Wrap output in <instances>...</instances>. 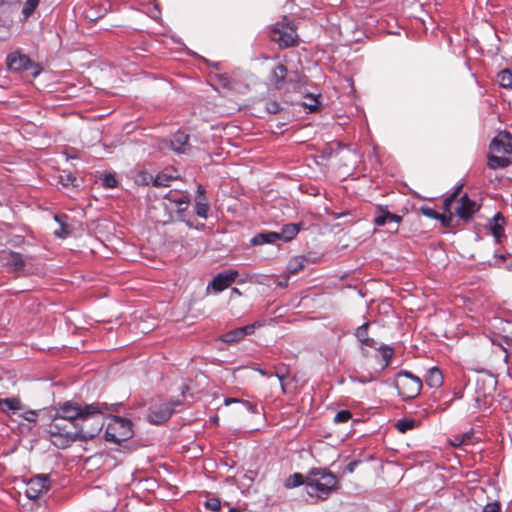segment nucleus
I'll list each match as a JSON object with an SVG mask.
<instances>
[{
    "label": "nucleus",
    "instance_id": "f257e3e1",
    "mask_svg": "<svg viewBox=\"0 0 512 512\" xmlns=\"http://www.w3.org/2000/svg\"><path fill=\"white\" fill-rule=\"evenodd\" d=\"M109 410L106 403H92L84 405V413L79 422L74 424V432L78 440H90L102 430L104 426V413Z\"/></svg>",
    "mask_w": 512,
    "mask_h": 512
},
{
    "label": "nucleus",
    "instance_id": "f03ea898",
    "mask_svg": "<svg viewBox=\"0 0 512 512\" xmlns=\"http://www.w3.org/2000/svg\"><path fill=\"white\" fill-rule=\"evenodd\" d=\"M337 485V477L325 468H312L306 477L307 494L318 499H326Z\"/></svg>",
    "mask_w": 512,
    "mask_h": 512
},
{
    "label": "nucleus",
    "instance_id": "7ed1b4c3",
    "mask_svg": "<svg viewBox=\"0 0 512 512\" xmlns=\"http://www.w3.org/2000/svg\"><path fill=\"white\" fill-rule=\"evenodd\" d=\"M491 153L488 155V167L492 170L506 168L512 156V135L500 132L490 144Z\"/></svg>",
    "mask_w": 512,
    "mask_h": 512
},
{
    "label": "nucleus",
    "instance_id": "20e7f679",
    "mask_svg": "<svg viewBox=\"0 0 512 512\" xmlns=\"http://www.w3.org/2000/svg\"><path fill=\"white\" fill-rule=\"evenodd\" d=\"M394 385L403 400L416 398L422 389L421 379L405 370H401L396 374Z\"/></svg>",
    "mask_w": 512,
    "mask_h": 512
},
{
    "label": "nucleus",
    "instance_id": "39448f33",
    "mask_svg": "<svg viewBox=\"0 0 512 512\" xmlns=\"http://www.w3.org/2000/svg\"><path fill=\"white\" fill-rule=\"evenodd\" d=\"M133 436L132 423L130 420L114 416L110 418L106 430L105 439L109 442L120 443Z\"/></svg>",
    "mask_w": 512,
    "mask_h": 512
},
{
    "label": "nucleus",
    "instance_id": "423d86ee",
    "mask_svg": "<svg viewBox=\"0 0 512 512\" xmlns=\"http://www.w3.org/2000/svg\"><path fill=\"white\" fill-rule=\"evenodd\" d=\"M6 65L8 69L11 71H29L31 76L34 78L37 77L42 71L41 67L38 64L31 61V59L27 55L22 54L19 51H13L7 55Z\"/></svg>",
    "mask_w": 512,
    "mask_h": 512
},
{
    "label": "nucleus",
    "instance_id": "0eeeda50",
    "mask_svg": "<svg viewBox=\"0 0 512 512\" xmlns=\"http://www.w3.org/2000/svg\"><path fill=\"white\" fill-rule=\"evenodd\" d=\"M182 405L181 401H169L150 408L148 420L153 424H161L166 422L175 412V408Z\"/></svg>",
    "mask_w": 512,
    "mask_h": 512
},
{
    "label": "nucleus",
    "instance_id": "6e6552de",
    "mask_svg": "<svg viewBox=\"0 0 512 512\" xmlns=\"http://www.w3.org/2000/svg\"><path fill=\"white\" fill-rule=\"evenodd\" d=\"M273 38L280 46L291 47L297 41V33L291 23H276L272 28Z\"/></svg>",
    "mask_w": 512,
    "mask_h": 512
},
{
    "label": "nucleus",
    "instance_id": "1a4fd4ad",
    "mask_svg": "<svg viewBox=\"0 0 512 512\" xmlns=\"http://www.w3.org/2000/svg\"><path fill=\"white\" fill-rule=\"evenodd\" d=\"M83 413L84 406L75 402L67 401L56 410L53 422H58V420H67L74 426L75 423L79 422Z\"/></svg>",
    "mask_w": 512,
    "mask_h": 512
},
{
    "label": "nucleus",
    "instance_id": "9d476101",
    "mask_svg": "<svg viewBox=\"0 0 512 512\" xmlns=\"http://www.w3.org/2000/svg\"><path fill=\"white\" fill-rule=\"evenodd\" d=\"M49 433L51 436L52 443L59 447L65 448L70 443L78 440L77 434L74 431H68L65 427H62L58 422H52L49 427Z\"/></svg>",
    "mask_w": 512,
    "mask_h": 512
},
{
    "label": "nucleus",
    "instance_id": "9b49d317",
    "mask_svg": "<svg viewBox=\"0 0 512 512\" xmlns=\"http://www.w3.org/2000/svg\"><path fill=\"white\" fill-rule=\"evenodd\" d=\"M50 488L47 475H37L26 482L25 494L29 499L36 500L46 494Z\"/></svg>",
    "mask_w": 512,
    "mask_h": 512
},
{
    "label": "nucleus",
    "instance_id": "f8f14e48",
    "mask_svg": "<svg viewBox=\"0 0 512 512\" xmlns=\"http://www.w3.org/2000/svg\"><path fill=\"white\" fill-rule=\"evenodd\" d=\"M480 207L481 205L479 203L470 199L467 194H464L458 201L455 213L459 219L467 222L480 210Z\"/></svg>",
    "mask_w": 512,
    "mask_h": 512
},
{
    "label": "nucleus",
    "instance_id": "ddd939ff",
    "mask_svg": "<svg viewBox=\"0 0 512 512\" xmlns=\"http://www.w3.org/2000/svg\"><path fill=\"white\" fill-rule=\"evenodd\" d=\"M238 271L229 269L217 274L208 284V289L212 288L215 293L222 292L236 281Z\"/></svg>",
    "mask_w": 512,
    "mask_h": 512
},
{
    "label": "nucleus",
    "instance_id": "4468645a",
    "mask_svg": "<svg viewBox=\"0 0 512 512\" xmlns=\"http://www.w3.org/2000/svg\"><path fill=\"white\" fill-rule=\"evenodd\" d=\"M2 257L1 267L7 266L13 272H20L24 269L26 261L22 254L11 250H5Z\"/></svg>",
    "mask_w": 512,
    "mask_h": 512
},
{
    "label": "nucleus",
    "instance_id": "2eb2a0df",
    "mask_svg": "<svg viewBox=\"0 0 512 512\" xmlns=\"http://www.w3.org/2000/svg\"><path fill=\"white\" fill-rule=\"evenodd\" d=\"M188 140V134H186L183 131H177L175 134L172 135L171 139L169 140L171 150L178 154H184L188 152L190 149V144Z\"/></svg>",
    "mask_w": 512,
    "mask_h": 512
},
{
    "label": "nucleus",
    "instance_id": "dca6fc26",
    "mask_svg": "<svg viewBox=\"0 0 512 512\" xmlns=\"http://www.w3.org/2000/svg\"><path fill=\"white\" fill-rule=\"evenodd\" d=\"M504 224L505 218L500 212L496 213L488 223V228L496 242H500L502 236L504 235Z\"/></svg>",
    "mask_w": 512,
    "mask_h": 512
},
{
    "label": "nucleus",
    "instance_id": "f3484780",
    "mask_svg": "<svg viewBox=\"0 0 512 512\" xmlns=\"http://www.w3.org/2000/svg\"><path fill=\"white\" fill-rule=\"evenodd\" d=\"M271 81L277 87H282L286 78L288 82H293L294 79L291 76H288V71L285 65L279 64L271 71Z\"/></svg>",
    "mask_w": 512,
    "mask_h": 512
},
{
    "label": "nucleus",
    "instance_id": "a211bd4d",
    "mask_svg": "<svg viewBox=\"0 0 512 512\" xmlns=\"http://www.w3.org/2000/svg\"><path fill=\"white\" fill-rule=\"evenodd\" d=\"M22 409V403L17 397L0 399V410L7 414H14Z\"/></svg>",
    "mask_w": 512,
    "mask_h": 512
},
{
    "label": "nucleus",
    "instance_id": "6ab92c4d",
    "mask_svg": "<svg viewBox=\"0 0 512 512\" xmlns=\"http://www.w3.org/2000/svg\"><path fill=\"white\" fill-rule=\"evenodd\" d=\"M426 384L431 388H439L443 384V375L436 366L431 367L425 377Z\"/></svg>",
    "mask_w": 512,
    "mask_h": 512
},
{
    "label": "nucleus",
    "instance_id": "aec40b11",
    "mask_svg": "<svg viewBox=\"0 0 512 512\" xmlns=\"http://www.w3.org/2000/svg\"><path fill=\"white\" fill-rule=\"evenodd\" d=\"M301 223H289L283 225L281 232H278L279 239L285 242L292 240L300 231Z\"/></svg>",
    "mask_w": 512,
    "mask_h": 512
},
{
    "label": "nucleus",
    "instance_id": "412c9836",
    "mask_svg": "<svg viewBox=\"0 0 512 512\" xmlns=\"http://www.w3.org/2000/svg\"><path fill=\"white\" fill-rule=\"evenodd\" d=\"M54 220L59 224V229L54 231V235L58 238H66L70 234V230L67 225L68 216L65 214H55Z\"/></svg>",
    "mask_w": 512,
    "mask_h": 512
},
{
    "label": "nucleus",
    "instance_id": "4be33fe9",
    "mask_svg": "<svg viewBox=\"0 0 512 512\" xmlns=\"http://www.w3.org/2000/svg\"><path fill=\"white\" fill-rule=\"evenodd\" d=\"M279 239L278 232H265V233H259L255 235L251 239V243L253 245H263V244H270L274 243Z\"/></svg>",
    "mask_w": 512,
    "mask_h": 512
},
{
    "label": "nucleus",
    "instance_id": "5701e85b",
    "mask_svg": "<svg viewBox=\"0 0 512 512\" xmlns=\"http://www.w3.org/2000/svg\"><path fill=\"white\" fill-rule=\"evenodd\" d=\"M303 484L306 486V477H304L303 474L298 472L290 475L284 481V487L287 489L296 488Z\"/></svg>",
    "mask_w": 512,
    "mask_h": 512
},
{
    "label": "nucleus",
    "instance_id": "b1692460",
    "mask_svg": "<svg viewBox=\"0 0 512 512\" xmlns=\"http://www.w3.org/2000/svg\"><path fill=\"white\" fill-rule=\"evenodd\" d=\"M462 188V185H459L456 190L451 194L449 195L448 197H446L443 201V210H444V213L446 215V223H447V226L449 225V222L452 218V213L450 211L451 209V205L452 203L454 202L457 194L459 193L460 189Z\"/></svg>",
    "mask_w": 512,
    "mask_h": 512
},
{
    "label": "nucleus",
    "instance_id": "393cba45",
    "mask_svg": "<svg viewBox=\"0 0 512 512\" xmlns=\"http://www.w3.org/2000/svg\"><path fill=\"white\" fill-rule=\"evenodd\" d=\"M378 350L380 351V354L383 358V363L381 364V367L378 370L380 372L384 370L391 362V359L393 358L394 355V349L388 345H381L378 347Z\"/></svg>",
    "mask_w": 512,
    "mask_h": 512
},
{
    "label": "nucleus",
    "instance_id": "a878e982",
    "mask_svg": "<svg viewBox=\"0 0 512 512\" xmlns=\"http://www.w3.org/2000/svg\"><path fill=\"white\" fill-rule=\"evenodd\" d=\"M420 211L424 216L430 219L440 220L444 226H447L445 214H439L436 210L429 206H421Z\"/></svg>",
    "mask_w": 512,
    "mask_h": 512
},
{
    "label": "nucleus",
    "instance_id": "bb28decb",
    "mask_svg": "<svg viewBox=\"0 0 512 512\" xmlns=\"http://www.w3.org/2000/svg\"><path fill=\"white\" fill-rule=\"evenodd\" d=\"M378 374H379V371L375 370L373 372H369L368 374H359V375L351 376L350 379L354 383L367 384V383H370V382L376 380Z\"/></svg>",
    "mask_w": 512,
    "mask_h": 512
},
{
    "label": "nucleus",
    "instance_id": "cd10ccee",
    "mask_svg": "<svg viewBox=\"0 0 512 512\" xmlns=\"http://www.w3.org/2000/svg\"><path fill=\"white\" fill-rule=\"evenodd\" d=\"M497 80L503 88H511L512 87V72L508 69L501 70L497 74Z\"/></svg>",
    "mask_w": 512,
    "mask_h": 512
},
{
    "label": "nucleus",
    "instance_id": "c85d7f7f",
    "mask_svg": "<svg viewBox=\"0 0 512 512\" xmlns=\"http://www.w3.org/2000/svg\"><path fill=\"white\" fill-rule=\"evenodd\" d=\"M222 341L226 342V343H233V342H237V341H240L243 339V334H242V331L239 329V328H236L232 331H229L227 333H225L222 337H221Z\"/></svg>",
    "mask_w": 512,
    "mask_h": 512
},
{
    "label": "nucleus",
    "instance_id": "c756f323",
    "mask_svg": "<svg viewBox=\"0 0 512 512\" xmlns=\"http://www.w3.org/2000/svg\"><path fill=\"white\" fill-rule=\"evenodd\" d=\"M196 214L201 218H206L207 213L209 210V205L206 201V198L204 199H197L196 205H195Z\"/></svg>",
    "mask_w": 512,
    "mask_h": 512
},
{
    "label": "nucleus",
    "instance_id": "7c9ffc66",
    "mask_svg": "<svg viewBox=\"0 0 512 512\" xmlns=\"http://www.w3.org/2000/svg\"><path fill=\"white\" fill-rule=\"evenodd\" d=\"M40 0H27L23 6L22 13L24 18L27 19L38 6Z\"/></svg>",
    "mask_w": 512,
    "mask_h": 512
},
{
    "label": "nucleus",
    "instance_id": "2f4dec72",
    "mask_svg": "<svg viewBox=\"0 0 512 512\" xmlns=\"http://www.w3.org/2000/svg\"><path fill=\"white\" fill-rule=\"evenodd\" d=\"M414 425H415L414 420H411V419H399L397 421V423H396V428L400 432L404 433V432L414 428Z\"/></svg>",
    "mask_w": 512,
    "mask_h": 512
},
{
    "label": "nucleus",
    "instance_id": "473e14b6",
    "mask_svg": "<svg viewBox=\"0 0 512 512\" xmlns=\"http://www.w3.org/2000/svg\"><path fill=\"white\" fill-rule=\"evenodd\" d=\"M387 212L388 210L386 208H379L378 214L374 219V223L376 226H384L388 222V216H386Z\"/></svg>",
    "mask_w": 512,
    "mask_h": 512
},
{
    "label": "nucleus",
    "instance_id": "72a5a7b5",
    "mask_svg": "<svg viewBox=\"0 0 512 512\" xmlns=\"http://www.w3.org/2000/svg\"><path fill=\"white\" fill-rule=\"evenodd\" d=\"M173 179L172 176L167 175L166 173H159L155 178L153 184L155 186H168L169 182Z\"/></svg>",
    "mask_w": 512,
    "mask_h": 512
},
{
    "label": "nucleus",
    "instance_id": "f704fd0d",
    "mask_svg": "<svg viewBox=\"0 0 512 512\" xmlns=\"http://www.w3.org/2000/svg\"><path fill=\"white\" fill-rule=\"evenodd\" d=\"M166 197L170 200L175 202L179 207L182 205H187L189 203V197L186 194H182L179 197H174L172 191H170Z\"/></svg>",
    "mask_w": 512,
    "mask_h": 512
},
{
    "label": "nucleus",
    "instance_id": "c9c22d12",
    "mask_svg": "<svg viewBox=\"0 0 512 512\" xmlns=\"http://www.w3.org/2000/svg\"><path fill=\"white\" fill-rule=\"evenodd\" d=\"M351 417H352V414L350 411L341 410L336 413V415L334 417V422L335 423H346L351 419Z\"/></svg>",
    "mask_w": 512,
    "mask_h": 512
},
{
    "label": "nucleus",
    "instance_id": "e433bc0d",
    "mask_svg": "<svg viewBox=\"0 0 512 512\" xmlns=\"http://www.w3.org/2000/svg\"><path fill=\"white\" fill-rule=\"evenodd\" d=\"M76 177L72 173H67L65 175L60 176V181L63 184V186H77Z\"/></svg>",
    "mask_w": 512,
    "mask_h": 512
},
{
    "label": "nucleus",
    "instance_id": "4c0bfd02",
    "mask_svg": "<svg viewBox=\"0 0 512 512\" xmlns=\"http://www.w3.org/2000/svg\"><path fill=\"white\" fill-rule=\"evenodd\" d=\"M368 327L369 323L366 322L357 328L355 335L359 342L368 336Z\"/></svg>",
    "mask_w": 512,
    "mask_h": 512
},
{
    "label": "nucleus",
    "instance_id": "58836bf2",
    "mask_svg": "<svg viewBox=\"0 0 512 512\" xmlns=\"http://www.w3.org/2000/svg\"><path fill=\"white\" fill-rule=\"evenodd\" d=\"M103 186L106 188H114L117 186V180L111 174H107L102 178Z\"/></svg>",
    "mask_w": 512,
    "mask_h": 512
},
{
    "label": "nucleus",
    "instance_id": "ea45409f",
    "mask_svg": "<svg viewBox=\"0 0 512 512\" xmlns=\"http://www.w3.org/2000/svg\"><path fill=\"white\" fill-rule=\"evenodd\" d=\"M241 404L245 407V409L247 411H249L250 413H259V410H258V406L257 404L251 402V401H248V400H242L241 401Z\"/></svg>",
    "mask_w": 512,
    "mask_h": 512
},
{
    "label": "nucleus",
    "instance_id": "a19ab883",
    "mask_svg": "<svg viewBox=\"0 0 512 512\" xmlns=\"http://www.w3.org/2000/svg\"><path fill=\"white\" fill-rule=\"evenodd\" d=\"M266 109L271 114H276L281 110L280 104L276 101H269L266 103Z\"/></svg>",
    "mask_w": 512,
    "mask_h": 512
},
{
    "label": "nucleus",
    "instance_id": "79ce46f5",
    "mask_svg": "<svg viewBox=\"0 0 512 512\" xmlns=\"http://www.w3.org/2000/svg\"><path fill=\"white\" fill-rule=\"evenodd\" d=\"M21 417L23 419H25L26 421L28 422H36L37 421V412L35 410H28V411H25Z\"/></svg>",
    "mask_w": 512,
    "mask_h": 512
},
{
    "label": "nucleus",
    "instance_id": "37998d69",
    "mask_svg": "<svg viewBox=\"0 0 512 512\" xmlns=\"http://www.w3.org/2000/svg\"><path fill=\"white\" fill-rule=\"evenodd\" d=\"M220 506V501L216 498H212L206 502V507L212 511L219 510Z\"/></svg>",
    "mask_w": 512,
    "mask_h": 512
},
{
    "label": "nucleus",
    "instance_id": "c03bdc74",
    "mask_svg": "<svg viewBox=\"0 0 512 512\" xmlns=\"http://www.w3.org/2000/svg\"><path fill=\"white\" fill-rule=\"evenodd\" d=\"M500 504L498 502L488 503L484 506L483 512H499Z\"/></svg>",
    "mask_w": 512,
    "mask_h": 512
},
{
    "label": "nucleus",
    "instance_id": "a18cd8bd",
    "mask_svg": "<svg viewBox=\"0 0 512 512\" xmlns=\"http://www.w3.org/2000/svg\"><path fill=\"white\" fill-rule=\"evenodd\" d=\"M256 325H257L256 323H253V324H249V325H246V326H243V327H239V329L242 331L243 338L245 336H247V335L253 334Z\"/></svg>",
    "mask_w": 512,
    "mask_h": 512
},
{
    "label": "nucleus",
    "instance_id": "49530a36",
    "mask_svg": "<svg viewBox=\"0 0 512 512\" xmlns=\"http://www.w3.org/2000/svg\"><path fill=\"white\" fill-rule=\"evenodd\" d=\"M360 343L362 344V346L369 348H376L377 345L376 341L373 338H370L369 336L361 340Z\"/></svg>",
    "mask_w": 512,
    "mask_h": 512
},
{
    "label": "nucleus",
    "instance_id": "de8ad7c7",
    "mask_svg": "<svg viewBox=\"0 0 512 512\" xmlns=\"http://www.w3.org/2000/svg\"><path fill=\"white\" fill-rule=\"evenodd\" d=\"M386 216H388V221H393L395 223H400L402 221L401 216H399L397 214L390 213L389 211L386 213Z\"/></svg>",
    "mask_w": 512,
    "mask_h": 512
},
{
    "label": "nucleus",
    "instance_id": "09e8293b",
    "mask_svg": "<svg viewBox=\"0 0 512 512\" xmlns=\"http://www.w3.org/2000/svg\"><path fill=\"white\" fill-rule=\"evenodd\" d=\"M205 189L202 185H198L197 187V195L198 199H204L205 198Z\"/></svg>",
    "mask_w": 512,
    "mask_h": 512
},
{
    "label": "nucleus",
    "instance_id": "8fccbe9b",
    "mask_svg": "<svg viewBox=\"0 0 512 512\" xmlns=\"http://www.w3.org/2000/svg\"><path fill=\"white\" fill-rule=\"evenodd\" d=\"M241 401H242V400H240V399H238V398H226V399L224 400V404H225L226 406H229V405H231V404H233V403H241Z\"/></svg>",
    "mask_w": 512,
    "mask_h": 512
},
{
    "label": "nucleus",
    "instance_id": "3c124183",
    "mask_svg": "<svg viewBox=\"0 0 512 512\" xmlns=\"http://www.w3.org/2000/svg\"><path fill=\"white\" fill-rule=\"evenodd\" d=\"M357 465H358V462H357V461H351V462L347 465L346 469H347V471H348L349 473H353Z\"/></svg>",
    "mask_w": 512,
    "mask_h": 512
},
{
    "label": "nucleus",
    "instance_id": "603ef678",
    "mask_svg": "<svg viewBox=\"0 0 512 512\" xmlns=\"http://www.w3.org/2000/svg\"><path fill=\"white\" fill-rule=\"evenodd\" d=\"M302 268V264H298L297 266H293L290 264L289 267H288V270L291 272V273H296L298 270H300Z\"/></svg>",
    "mask_w": 512,
    "mask_h": 512
},
{
    "label": "nucleus",
    "instance_id": "864d4df0",
    "mask_svg": "<svg viewBox=\"0 0 512 512\" xmlns=\"http://www.w3.org/2000/svg\"><path fill=\"white\" fill-rule=\"evenodd\" d=\"M20 0H0V4L3 5V4H8V5H11V4H16L18 3Z\"/></svg>",
    "mask_w": 512,
    "mask_h": 512
},
{
    "label": "nucleus",
    "instance_id": "5fc2aeb1",
    "mask_svg": "<svg viewBox=\"0 0 512 512\" xmlns=\"http://www.w3.org/2000/svg\"><path fill=\"white\" fill-rule=\"evenodd\" d=\"M463 443H464V440H460V439H458V437H455L454 440L451 441V444L453 446H460Z\"/></svg>",
    "mask_w": 512,
    "mask_h": 512
},
{
    "label": "nucleus",
    "instance_id": "6e6d98bb",
    "mask_svg": "<svg viewBox=\"0 0 512 512\" xmlns=\"http://www.w3.org/2000/svg\"><path fill=\"white\" fill-rule=\"evenodd\" d=\"M276 376H277V378L280 381L282 389L284 390L283 380H284L285 376L284 375H280V374H277Z\"/></svg>",
    "mask_w": 512,
    "mask_h": 512
},
{
    "label": "nucleus",
    "instance_id": "4d7b16f0",
    "mask_svg": "<svg viewBox=\"0 0 512 512\" xmlns=\"http://www.w3.org/2000/svg\"><path fill=\"white\" fill-rule=\"evenodd\" d=\"M232 293H235V294H237L239 296L242 295L241 291L238 288H235V287L232 288Z\"/></svg>",
    "mask_w": 512,
    "mask_h": 512
},
{
    "label": "nucleus",
    "instance_id": "13d9d810",
    "mask_svg": "<svg viewBox=\"0 0 512 512\" xmlns=\"http://www.w3.org/2000/svg\"><path fill=\"white\" fill-rule=\"evenodd\" d=\"M257 371L261 374V375H266V372L260 368H257Z\"/></svg>",
    "mask_w": 512,
    "mask_h": 512
},
{
    "label": "nucleus",
    "instance_id": "bf43d9fd",
    "mask_svg": "<svg viewBox=\"0 0 512 512\" xmlns=\"http://www.w3.org/2000/svg\"><path fill=\"white\" fill-rule=\"evenodd\" d=\"M213 66L218 69L219 68V63H214Z\"/></svg>",
    "mask_w": 512,
    "mask_h": 512
}]
</instances>
